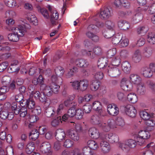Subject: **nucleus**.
<instances>
[{"instance_id": "nucleus-1", "label": "nucleus", "mask_w": 155, "mask_h": 155, "mask_svg": "<svg viewBox=\"0 0 155 155\" xmlns=\"http://www.w3.org/2000/svg\"><path fill=\"white\" fill-rule=\"evenodd\" d=\"M84 44L86 49L82 51L83 54L84 55H86L91 58H93L96 56L101 55L102 53L103 50L101 47H95L93 49V52H91L92 49L91 44L87 41H85Z\"/></svg>"}, {"instance_id": "nucleus-2", "label": "nucleus", "mask_w": 155, "mask_h": 155, "mask_svg": "<svg viewBox=\"0 0 155 155\" xmlns=\"http://www.w3.org/2000/svg\"><path fill=\"white\" fill-rule=\"evenodd\" d=\"M12 33L8 35V37L10 41L17 42L19 39L20 37H22L26 33V31L23 29L20 25H18L16 27H12L11 28Z\"/></svg>"}, {"instance_id": "nucleus-3", "label": "nucleus", "mask_w": 155, "mask_h": 155, "mask_svg": "<svg viewBox=\"0 0 155 155\" xmlns=\"http://www.w3.org/2000/svg\"><path fill=\"white\" fill-rule=\"evenodd\" d=\"M138 143L136 140L129 139L126 140L124 143L119 142L118 143L119 147L123 150H126L130 148H135Z\"/></svg>"}, {"instance_id": "nucleus-4", "label": "nucleus", "mask_w": 155, "mask_h": 155, "mask_svg": "<svg viewBox=\"0 0 155 155\" xmlns=\"http://www.w3.org/2000/svg\"><path fill=\"white\" fill-rule=\"evenodd\" d=\"M150 136V134L148 131L146 130H142L138 132L135 138L138 144L141 145L144 142L145 140L149 138Z\"/></svg>"}, {"instance_id": "nucleus-5", "label": "nucleus", "mask_w": 155, "mask_h": 155, "mask_svg": "<svg viewBox=\"0 0 155 155\" xmlns=\"http://www.w3.org/2000/svg\"><path fill=\"white\" fill-rule=\"evenodd\" d=\"M99 127L105 131H108L111 129L116 128V125L113 119L109 120L107 123H102L99 124Z\"/></svg>"}, {"instance_id": "nucleus-6", "label": "nucleus", "mask_w": 155, "mask_h": 155, "mask_svg": "<svg viewBox=\"0 0 155 155\" xmlns=\"http://www.w3.org/2000/svg\"><path fill=\"white\" fill-rule=\"evenodd\" d=\"M124 111L127 115L132 117H135L136 115L137 111L134 107L128 105L124 108Z\"/></svg>"}, {"instance_id": "nucleus-7", "label": "nucleus", "mask_w": 155, "mask_h": 155, "mask_svg": "<svg viewBox=\"0 0 155 155\" xmlns=\"http://www.w3.org/2000/svg\"><path fill=\"white\" fill-rule=\"evenodd\" d=\"M120 87L121 88L126 91H129L132 88L131 84L129 81L125 78H123L120 82Z\"/></svg>"}, {"instance_id": "nucleus-8", "label": "nucleus", "mask_w": 155, "mask_h": 155, "mask_svg": "<svg viewBox=\"0 0 155 155\" xmlns=\"http://www.w3.org/2000/svg\"><path fill=\"white\" fill-rule=\"evenodd\" d=\"M132 60L135 63L139 62L142 59V55L141 51L139 49L134 50L132 55Z\"/></svg>"}, {"instance_id": "nucleus-9", "label": "nucleus", "mask_w": 155, "mask_h": 155, "mask_svg": "<svg viewBox=\"0 0 155 155\" xmlns=\"http://www.w3.org/2000/svg\"><path fill=\"white\" fill-rule=\"evenodd\" d=\"M107 111L109 114L116 116L118 114L119 110L118 108L115 104H110L107 106Z\"/></svg>"}, {"instance_id": "nucleus-10", "label": "nucleus", "mask_w": 155, "mask_h": 155, "mask_svg": "<svg viewBox=\"0 0 155 155\" xmlns=\"http://www.w3.org/2000/svg\"><path fill=\"white\" fill-rule=\"evenodd\" d=\"M0 117L2 119H7L10 120H12L14 117V114L12 111L9 112L7 110H3L0 113Z\"/></svg>"}, {"instance_id": "nucleus-11", "label": "nucleus", "mask_w": 155, "mask_h": 155, "mask_svg": "<svg viewBox=\"0 0 155 155\" xmlns=\"http://www.w3.org/2000/svg\"><path fill=\"white\" fill-rule=\"evenodd\" d=\"M104 138L111 143H117L119 140L118 135L111 133L106 134L104 135Z\"/></svg>"}, {"instance_id": "nucleus-12", "label": "nucleus", "mask_w": 155, "mask_h": 155, "mask_svg": "<svg viewBox=\"0 0 155 155\" xmlns=\"http://www.w3.org/2000/svg\"><path fill=\"white\" fill-rule=\"evenodd\" d=\"M108 74L109 76L112 77H116L119 76L121 74L120 71L116 67H110L109 66Z\"/></svg>"}, {"instance_id": "nucleus-13", "label": "nucleus", "mask_w": 155, "mask_h": 155, "mask_svg": "<svg viewBox=\"0 0 155 155\" xmlns=\"http://www.w3.org/2000/svg\"><path fill=\"white\" fill-rule=\"evenodd\" d=\"M129 80L132 84L137 85L142 82L141 77L135 74H131L130 75Z\"/></svg>"}, {"instance_id": "nucleus-14", "label": "nucleus", "mask_w": 155, "mask_h": 155, "mask_svg": "<svg viewBox=\"0 0 155 155\" xmlns=\"http://www.w3.org/2000/svg\"><path fill=\"white\" fill-rule=\"evenodd\" d=\"M100 146L101 147V151L104 153L109 152L110 150L109 143L103 140L101 141L100 143Z\"/></svg>"}, {"instance_id": "nucleus-15", "label": "nucleus", "mask_w": 155, "mask_h": 155, "mask_svg": "<svg viewBox=\"0 0 155 155\" xmlns=\"http://www.w3.org/2000/svg\"><path fill=\"white\" fill-rule=\"evenodd\" d=\"M58 16V14L56 10H54L51 11L50 15V21L52 25H54L56 24Z\"/></svg>"}, {"instance_id": "nucleus-16", "label": "nucleus", "mask_w": 155, "mask_h": 155, "mask_svg": "<svg viewBox=\"0 0 155 155\" xmlns=\"http://www.w3.org/2000/svg\"><path fill=\"white\" fill-rule=\"evenodd\" d=\"M51 146L49 143L44 142L40 146L41 150L43 153H49L50 152Z\"/></svg>"}, {"instance_id": "nucleus-17", "label": "nucleus", "mask_w": 155, "mask_h": 155, "mask_svg": "<svg viewBox=\"0 0 155 155\" xmlns=\"http://www.w3.org/2000/svg\"><path fill=\"white\" fill-rule=\"evenodd\" d=\"M140 73L145 78H150L153 74L150 69L147 67H145L142 68Z\"/></svg>"}, {"instance_id": "nucleus-18", "label": "nucleus", "mask_w": 155, "mask_h": 155, "mask_svg": "<svg viewBox=\"0 0 155 155\" xmlns=\"http://www.w3.org/2000/svg\"><path fill=\"white\" fill-rule=\"evenodd\" d=\"M89 134L92 138L97 139L99 137L100 134L98 130L95 127L90 128L89 130Z\"/></svg>"}, {"instance_id": "nucleus-19", "label": "nucleus", "mask_w": 155, "mask_h": 155, "mask_svg": "<svg viewBox=\"0 0 155 155\" xmlns=\"http://www.w3.org/2000/svg\"><path fill=\"white\" fill-rule=\"evenodd\" d=\"M92 108L99 113L103 112L102 106L101 103L98 101H94L91 106Z\"/></svg>"}, {"instance_id": "nucleus-20", "label": "nucleus", "mask_w": 155, "mask_h": 155, "mask_svg": "<svg viewBox=\"0 0 155 155\" xmlns=\"http://www.w3.org/2000/svg\"><path fill=\"white\" fill-rule=\"evenodd\" d=\"M66 136V134L63 130L58 129L56 131L55 137L58 141L62 140L65 138Z\"/></svg>"}, {"instance_id": "nucleus-21", "label": "nucleus", "mask_w": 155, "mask_h": 155, "mask_svg": "<svg viewBox=\"0 0 155 155\" xmlns=\"http://www.w3.org/2000/svg\"><path fill=\"white\" fill-rule=\"evenodd\" d=\"M89 86L88 81L86 79L80 81L79 91H85Z\"/></svg>"}, {"instance_id": "nucleus-22", "label": "nucleus", "mask_w": 155, "mask_h": 155, "mask_svg": "<svg viewBox=\"0 0 155 155\" xmlns=\"http://www.w3.org/2000/svg\"><path fill=\"white\" fill-rule=\"evenodd\" d=\"M136 91L138 94L143 95L146 92V87L144 84L142 82L137 85Z\"/></svg>"}, {"instance_id": "nucleus-23", "label": "nucleus", "mask_w": 155, "mask_h": 155, "mask_svg": "<svg viewBox=\"0 0 155 155\" xmlns=\"http://www.w3.org/2000/svg\"><path fill=\"white\" fill-rule=\"evenodd\" d=\"M75 64L79 67H87L88 65V62L86 60L82 59H78L75 61Z\"/></svg>"}, {"instance_id": "nucleus-24", "label": "nucleus", "mask_w": 155, "mask_h": 155, "mask_svg": "<svg viewBox=\"0 0 155 155\" xmlns=\"http://www.w3.org/2000/svg\"><path fill=\"white\" fill-rule=\"evenodd\" d=\"M131 68L130 63L127 61H124L122 64V70L125 73H129L131 70Z\"/></svg>"}, {"instance_id": "nucleus-25", "label": "nucleus", "mask_w": 155, "mask_h": 155, "mask_svg": "<svg viewBox=\"0 0 155 155\" xmlns=\"http://www.w3.org/2000/svg\"><path fill=\"white\" fill-rule=\"evenodd\" d=\"M110 16V11L108 8H106L100 12L99 17L102 19H106L109 18Z\"/></svg>"}, {"instance_id": "nucleus-26", "label": "nucleus", "mask_w": 155, "mask_h": 155, "mask_svg": "<svg viewBox=\"0 0 155 155\" xmlns=\"http://www.w3.org/2000/svg\"><path fill=\"white\" fill-rule=\"evenodd\" d=\"M40 88L43 90V93L48 96L51 95L52 94L51 87L45 84H42Z\"/></svg>"}, {"instance_id": "nucleus-27", "label": "nucleus", "mask_w": 155, "mask_h": 155, "mask_svg": "<svg viewBox=\"0 0 155 155\" xmlns=\"http://www.w3.org/2000/svg\"><path fill=\"white\" fill-rule=\"evenodd\" d=\"M114 4L117 7H121L122 6L126 7L130 5V4L126 0H115Z\"/></svg>"}, {"instance_id": "nucleus-28", "label": "nucleus", "mask_w": 155, "mask_h": 155, "mask_svg": "<svg viewBox=\"0 0 155 155\" xmlns=\"http://www.w3.org/2000/svg\"><path fill=\"white\" fill-rule=\"evenodd\" d=\"M27 18L29 21L33 25H36L38 24V20L35 15L32 13H29L27 15Z\"/></svg>"}, {"instance_id": "nucleus-29", "label": "nucleus", "mask_w": 155, "mask_h": 155, "mask_svg": "<svg viewBox=\"0 0 155 155\" xmlns=\"http://www.w3.org/2000/svg\"><path fill=\"white\" fill-rule=\"evenodd\" d=\"M18 63L17 61H15V63L12 64L8 68V72L9 73H12L18 72L20 70L19 68L17 66Z\"/></svg>"}, {"instance_id": "nucleus-30", "label": "nucleus", "mask_w": 155, "mask_h": 155, "mask_svg": "<svg viewBox=\"0 0 155 155\" xmlns=\"http://www.w3.org/2000/svg\"><path fill=\"white\" fill-rule=\"evenodd\" d=\"M68 136L69 138L75 141H78L79 139V136L75 131H70L68 133Z\"/></svg>"}, {"instance_id": "nucleus-31", "label": "nucleus", "mask_w": 155, "mask_h": 155, "mask_svg": "<svg viewBox=\"0 0 155 155\" xmlns=\"http://www.w3.org/2000/svg\"><path fill=\"white\" fill-rule=\"evenodd\" d=\"M108 60L106 58H102L99 59L98 63V66L100 69L103 68L107 65Z\"/></svg>"}, {"instance_id": "nucleus-32", "label": "nucleus", "mask_w": 155, "mask_h": 155, "mask_svg": "<svg viewBox=\"0 0 155 155\" xmlns=\"http://www.w3.org/2000/svg\"><path fill=\"white\" fill-rule=\"evenodd\" d=\"M118 25L120 28L124 30H127L130 27V25L128 23L122 20L118 22Z\"/></svg>"}, {"instance_id": "nucleus-33", "label": "nucleus", "mask_w": 155, "mask_h": 155, "mask_svg": "<svg viewBox=\"0 0 155 155\" xmlns=\"http://www.w3.org/2000/svg\"><path fill=\"white\" fill-rule=\"evenodd\" d=\"M45 94L44 93L43 94H41L39 100L42 102L44 103L46 106H49L50 104V100L49 98H47Z\"/></svg>"}, {"instance_id": "nucleus-34", "label": "nucleus", "mask_w": 155, "mask_h": 155, "mask_svg": "<svg viewBox=\"0 0 155 155\" xmlns=\"http://www.w3.org/2000/svg\"><path fill=\"white\" fill-rule=\"evenodd\" d=\"M147 40L151 44H155V34L152 32L148 33L147 36Z\"/></svg>"}, {"instance_id": "nucleus-35", "label": "nucleus", "mask_w": 155, "mask_h": 155, "mask_svg": "<svg viewBox=\"0 0 155 155\" xmlns=\"http://www.w3.org/2000/svg\"><path fill=\"white\" fill-rule=\"evenodd\" d=\"M36 8L38 12H40L44 17L46 19L48 18L49 15L47 10L44 8H42L39 5H37Z\"/></svg>"}, {"instance_id": "nucleus-36", "label": "nucleus", "mask_w": 155, "mask_h": 155, "mask_svg": "<svg viewBox=\"0 0 155 155\" xmlns=\"http://www.w3.org/2000/svg\"><path fill=\"white\" fill-rule=\"evenodd\" d=\"M35 148V147L33 143L30 142L26 145L25 150L27 153L30 154L33 151Z\"/></svg>"}, {"instance_id": "nucleus-37", "label": "nucleus", "mask_w": 155, "mask_h": 155, "mask_svg": "<svg viewBox=\"0 0 155 155\" xmlns=\"http://www.w3.org/2000/svg\"><path fill=\"white\" fill-rule=\"evenodd\" d=\"M127 98L128 100L132 103H135L137 101V97L134 93H131L128 94Z\"/></svg>"}, {"instance_id": "nucleus-38", "label": "nucleus", "mask_w": 155, "mask_h": 155, "mask_svg": "<svg viewBox=\"0 0 155 155\" xmlns=\"http://www.w3.org/2000/svg\"><path fill=\"white\" fill-rule=\"evenodd\" d=\"M128 40L125 36H121L119 44V46L121 47H125L128 45Z\"/></svg>"}, {"instance_id": "nucleus-39", "label": "nucleus", "mask_w": 155, "mask_h": 155, "mask_svg": "<svg viewBox=\"0 0 155 155\" xmlns=\"http://www.w3.org/2000/svg\"><path fill=\"white\" fill-rule=\"evenodd\" d=\"M152 54V49L150 47H147L144 49L143 53V56L145 58H149L151 57Z\"/></svg>"}, {"instance_id": "nucleus-40", "label": "nucleus", "mask_w": 155, "mask_h": 155, "mask_svg": "<svg viewBox=\"0 0 155 155\" xmlns=\"http://www.w3.org/2000/svg\"><path fill=\"white\" fill-rule=\"evenodd\" d=\"M91 121L92 124L98 125L99 126L101 123L99 117L96 114L94 115L91 117Z\"/></svg>"}, {"instance_id": "nucleus-41", "label": "nucleus", "mask_w": 155, "mask_h": 155, "mask_svg": "<svg viewBox=\"0 0 155 155\" xmlns=\"http://www.w3.org/2000/svg\"><path fill=\"white\" fill-rule=\"evenodd\" d=\"M26 104L27 107L29 109H33L35 108V103L31 98H29L26 100Z\"/></svg>"}, {"instance_id": "nucleus-42", "label": "nucleus", "mask_w": 155, "mask_h": 155, "mask_svg": "<svg viewBox=\"0 0 155 155\" xmlns=\"http://www.w3.org/2000/svg\"><path fill=\"white\" fill-rule=\"evenodd\" d=\"M51 79L52 83H57L60 85L61 84L62 82L61 78L60 77L57 75L56 74L52 76Z\"/></svg>"}, {"instance_id": "nucleus-43", "label": "nucleus", "mask_w": 155, "mask_h": 155, "mask_svg": "<svg viewBox=\"0 0 155 155\" xmlns=\"http://www.w3.org/2000/svg\"><path fill=\"white\" fill-rule=\"evenodd\" d=\"M12 109L14 113L17 115L19 114L20 107V105H18L17 102H13L11 106Z\"/></svg>"}, {"instance_id": "nucleus-44", "label": "nucleus", "mask_w": 155, "mask_h": 155, "mask_svg": "<svg viewBox=\"0 0 155 155\" xmlns=\"http://www.w3.org/2000/svg\"><path fill=\"white\" fill-rule=\"evenodd\" d=\"M115 123V124L116 125L123 127L125 125V122L124 119L120 117H118L116 120Z\"/></svg>"}, {"instance_id": "nucleus-45", "label": "nucleus", "mask_w": 155, "mask_h": 155, "mask_svg": "<svg viewBox=\"0 0 155 155\" xmlns=\"http://www.w3.org/2000/svg\"><path fill=\"white\" fill-rule=\"evenodd\" d=\"M39 133L37 130L34 129L30 133L29 136L30 138L33 140H35L38 137Z\"/></svg>"}, {"instance_id": "nucleus-46", "label": "nucleus", "mask_w": 155, "mask_h": 155, "mask_svg": "<svg viewBox=\"0 0 155 155\" xmlns=\"http://www.w3.org/2000/svg\"><path fill=\"white\" fill-rule=\"evenodd\" d=\"M20 105L21 107L20 109L19 113L21 117H24L27 114V109L25 107H24V105L23 102L20 103Z\"/></svg>"}, {"instance_id": "nucleus-47", "label": "nucleus", "mask_w": 155, "mask_h": 155, "mask_svg": "<svg viewBox=\"0 0 155 155\" xmlns=\"http://www.w3.org/2000/svg\"><path fill=\"white\" fill-rule=\"evenodd\" d=\"M100 86V82L97 80L93 81L91 85V89L92 91H96Z\"/></svg>"}, {"instance_id": "nucleus-48", "label": "nucleus", "mask_w": 155, "mask_h": 155, "mask_svg": "<svg viewBox=\"0 0 155 155\" xmlns=\"http://www.w3.org/2000/svg\"><path fill=\"white\" fill-rule=\"evenodd\" d=\"M140 115L143 119L147 120L151 117V114L148 113L146 111L144 110L140 113Z\"/></svg>"}, {"instance_id": "nucleus-49", "label": "nucleus", "mask_w": 155, "mask_h": 155, "mask_svg": "<svg viewBox=\"0 0 155 155\" xmlns=\"http://www.w3.org/2000/svg\"><path fill=\"white\" fill-rule=\"evenodd\" d=\"M143 16L141 13L140 12L137 13L133 17V21L135 23L138 22L143 19Z\"/></svg>"}, {"instance_id": "nucleus-50", "label": "nucleus", "mask_w": 155, "mask_h": 155, "mask_svg": "<svg viewBox=\"0 0 155 155\" xmlns=\"http://www.w3.org/2000/svg\"><path fill=\"white\" fill-rule=\"evenodd\" d=\"M45 114L47 117H50L55 114V111L53 108L49 107L46 110Z\"/></svg>"}, {"instance_id": "nucleus-51", "label": "nucleus", "mask_w": 155, "mask_h": 155, "mask_svg": "<svg viewBox=\"0 0 155 155\" xmlns=\"http://www.w3.org/2000/svg\"><path fill=\"white\" fill-rule=\"evenodd\" d=\"M87 143L90 149L95 150L97 149L98 147L97 143L93 140H89Z\"/></svg>"}, {"instance_id": "nucleus-52", "label": "nucleus", "mask_w": 155, "mask_h": 155, "mask_svg": "<svg viewBox=\"0 0 155 155\" xmlns=\"http://www.w3.org/2000/svg\"><path fill=\"white\" fill-rule=\"evenodd\" d=\"M5 4L10 7H15L17 6L16 0H4Z\"/></svg>"}, {"instance_id": "nucleus-53", "label": "nucleus", "mask_w": 155, "mask_h": 155, "mask_svg": "<svg viewBox=\"0 0 155 155\" xmlns=\"http://www.w3.org/2000/svg\"><path fill=\"white\" fill-rule=\"evenodd\" d=\"M75 118L77 119L80 120L82 119L84 114V113L82 110L78 109L76 110Z\"/></svg>"}, {"instance_id": "nucleus-54", "label": "nucleus", "mask_w": 155, "mask_h": 155, "mask_svg": "<svg viewBox=\"0 0 155 155\" xmlns=\"http://www.w3.org/2000/svg\"><path fill=\"white\" fill-rule=\"evenodd\" d=\"M148 28L147 27L142 26L137 28V31L138 34L143 35L148 31Z\"/></svg>"}, {"instance_id": "nucleus-55", "label": "nucleus", "mask_w": 155, "mask_h": 155, "mask_svg": "<svg viewBox=\"0 0 155 155\" xmlns=\"http://www.w3.org/2000/svg\"><path fill=\"white\" fill-rule=\"evenodd\" d=\"M120 63V59L119 56H118L114 58L112 60L111 63L114 66H117Z\"/></svg>"}, {"instance_id": "nucleus-56", "label": "nucleus", "mask_w": 155, "mask_h": 155, "mask_svg": "<svg viewBox=\"0 0 155 155\" xmlns=\"http://www.w3.org/2000/svg\"><path fill=\"white\" fill-rule=\"evenodd\" d=\"M59 85L57 83H52L51 85L52 93H57L60 88Z\"/></svg>"}, {"instance_id": "nucleus-57", "label": "nucleus", "mask_w": 155, "mask_h": 155, "mask_svg": "<svg viewBox=\"0 0 155 155\" xmlns=\"http://www.w3.org/2000/svg\"><path fill=\"white\" fill-rule=\"evenodd\" d=\"M64 106L63 104H60L57 107L56 110L55 111V114L58 115H60L62 114L64 111Z\"/></svg>"}, {"instance_id": "nucleus-58", "label": "nucleus", "mask_w": 155, "mask_h": 155, "mask_svg": "<svg viewBox=\"0 0 155 155\" xmlns=\"http://www.w3.org/2000/svg\"><path fill=\"white\" fill-rule=\"evenodd\" d=\"M73 142L69 139H67L64 142L63 146L65 147L70 148L73 145Z\"/></svg>"}, {"instance_id": "nucleus-59", "label": "nucleus", "mask_w": 155, "mask_h": 155, "mask_svg": "<svg viewBox=\"0 0 155 155\" xmlns=\"http://www.w3.org/2000/svg\"><path fill=\"white\" fill-rule=\"evenodd\" d=\"M106 27L109 30H113L115 28V24L111 21H108L106 22Z\"/></svg>"}, {"instance_id": "nucleus-60", "label": "nucleus", "mask_w": 155, "mask_h": 155, "mask_svg": "<svg viewBox=\"0 0 155 155\" xmlns=\"http://www.w3.org/2000/svg\"><path fill=\"white\" fill-rule=\"evenodd\" d=\"M81 151L82 155H90L91 153V150L89 147H84L81 150Z\"/></svg>"}, {"instance_id": "nucleus-61", "label": "nucleus", "mask_w": 155, "mask_h": 155, "mask_svg": "<svg viewBox=\"0 0 155 155\" xmlns=\"http://www.w3.org/2000/svg\"><path fill=\"white\" fill-rule=\"evenodd\" d=\"M61 122H62L61 117H59L51 121V125L53 127H56L59 125Z\"/></svg>"}, {"instance_id": "nucleus-62", "label": "nucleus", "mask_w": 155, "mask_h": 155, "mask_svg": "<svg viewBox=\"0 0 155 155\" xmlns=\"http://www.w3.org/2000/svg\"><path fill=\"white\" fill-rule=\"evenodd\" d=\"M19 22L21 25L19 24L18 25H20L22 26L23 28V29L26 31V32L27 30L31 28V25L28 23H25L21 21H20Z\"/></svg>"}, {"instance_id": "nucleus-63", "label": "nucleus", "mask_w": 155, "mask_h": 155, "mask_svg": "<svg viewBox=\"0 0 155 155\" xmlns=\"http://www.w3.org/2000/svg\"><path fill=\"white\" fill-rule=\"evenodd\" d=\"M11 79V78L7 76L3 77L2 80V83L3 85H8Z\"/></svg>"}, {"instance_id": "nucleus-64", "label": "nucleus", "mask_w": 155, "mask_h": 155, "mask_svg": "<svg viewBox=\"0 0 155 155\" xmlns=\"http://www.w3.org/2000/svg\"><path fill=\"white\" fill-rule=\"evenodd\" d=\"M54 70L57 75L60 77L64 73V70L62 69V68L61 67L56 68Z\"/></svg>"}]
</instances>
